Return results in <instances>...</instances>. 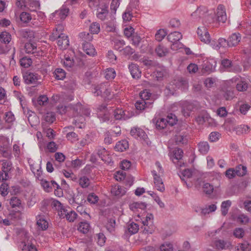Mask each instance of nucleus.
I'll use <instances>...</instances> for the list:
<instances>
[{"instance_id": "f257e3e1", "label": "nucleus", "mask_w": 251, "mask_h": 251, "mask_svg": "<svg viewBox=\"0 0 251 251\" xmlns=\"http://www.w3.org/2000/svg\"><path fill=\"white\" fill-rule=\"evenodd\" d=\"M246 167L242 165L238 166L236 170L233 168L228 169L225 173L226 176L229 179L234 178L236 175L243 176L246 174Z\"/></svg>"}, {"instance_id": "f03ea898", "label": "nucleus", "mask_w": 251, "mask_h": 251, "mask_svg": "<svg viewBox=\"0 0 251 251\" xmlns=\"http://www.w3.org/2000/svg\"><path fill=\"white\" fill-rule=\"evenodd\" d=\"M23 79L27 84L37 85L40 83L38 80L41 79V76L37 74L27 72L24 74Z\"/></svg>"}, {"instance_id": "7ed1b4c3", "label": "nucleus", "mask_w": 251, "mask_h": 251, "mask_svg": "<svg viewBox=\"0 0 251 251\" xmlns=\"http://www.w3.org/2000/svg\"><path fill=\"white\" fill-rule=\"evenodd\" d=\"M197 34L201 41L205 43H209L210 42V36L207 31V29L204 26L198 27Z\"/></svg>"}, {"instance_id": "20e7f679", "label": "nucleus", "mask_w": 251, "mask_h": 251, "mask_svg": "<svg viewBox=\"0 0 251 251\" xmlns=\"http://www.w3.org/2000/svg\"><path fill=\"white\" fill-rule=\"evenodd\" d=\"M228 47H236L241 40V35L239 32L232 33L228 38Z\"/></svg>"}, {"instance_id": "39448f33", "label": "nucleus", "mask_w": 251, "mask_h": 251, "mask_svg": "<svg viewBox=\"0 0 251 251\" xmlns=\"http://www.w3.org/2000/svg\"><path fill=\"white\" fill-rule=\"evenodd\" d=\"M151 173L153 176L154 183L156 189L160 192H163L165 190V187L162 179L160 176L157 175L155 171L153 170Z\"/></svg>"}, {"instance_id": "423d86ee", "label": "nucleus", "mask_w": 251, "mask_h": 251, "mask_svg": "<svg viewBox=\"0 0 251 251\" xmlns=\"http://www.w3.org/2000/svg\"><path fill=\"white\" fill-rule=\"evenodd\" d=\"M217 16L219 22L224 23L227 20L225 8L223 5L220 4L217 8Z\"/></svg>"}, {"instance_id": "0eeeda50", "label": "nucleus", "mask_w": 251, "mask_h": 251, "mask_svg": "<svg viewBox=\"0 0 251 251\" xmlns=\"http://www.w3.org/2000/svg\"><path fill=\"white\" fill-rule=\"evenodd\" d=\"M25 50L27 53L33 54L35 56L40 55L41 51H37V47L34 43H26L25 45Z\"/></svg>"}, {"instance_id": "6e6552de", "label": "nucleus", "mask_w": 251, "mask_h": 251, "mask_svg": "<svg viewBox=\"0 0 251 251\" xmlns=\"http://www.w3.org/2000/svg\"><path fill=\"white\" fill-rule=\"evenodd\" d=\"M207 12V9L205 7L200 6L191 14V16L194 19L199 20L205 17Z\"/></svg>"}, {"instance_id": "1a4fd4ad", "label": "nucleus", "mask_w": 251, "mask_h": 251, "mask_svg": "<svg viewBox=\"0 0 251 251\" xmlns=\"http://www.w3.org/2000/svg\"><path fill=\"white\" fill-rule=\"evenodd\" d=\"M128 69L132 77L134 78H139L141 76V71L138 66L133 63H131L128 65Z\"/></svg>"}, {"instance_id": "9d476101", "label": "nucleus", "mask_w": 251, "mask_h": 251, "mask_svg": "<svg viewBox=\"0 0 251 251\" xmlns=\"http://www.w3.org/2000/svg\"><path fill=\"white\" fill-rule=\"evenodd\" d=\"M36 224L38 226V228L41 230H46L48 228V223L44 218L43 216L40 215L36 216Z\"/></svg>"}, {"instance_id": "9b49d317", "label": "nucleus", "mask_w": 251, "mask_h": 251, "mask_svg": "<svg viewBox=\"0 0 251 251\" xmlns=\"http://www.w3.org/2000/svg\"><path fill=\"white\" fill-rule=\"evenodd\" d=\"M108 14V7L106 5H102L98 8L97 11V17L101 20L104 21Z\"/></svg>"}, {"instance_id": "f8f14e48", "label": "nucleus", "mask_w": 251, "mask_h": 251, "mask_svg": "<svg viewBox=\"0 0 251 251\" xmlns=\"http://www.w3.org/2000/svg\"><path fill=\"white\" fill-rule=\"evenodd\" d=\"M152 102L150 101H147L144 100H138L135 103V106L137 110L142 111L147 108H150L151 107Z\"/></svg>"}, {"instance_id": "ddd939ff", "label": "nucleus", "mask_w": 251, "mask_h": 251, "mask_svg": "<svg viewBox=\"0 0 251 251\" xmlns=\"http://www.w3.org/2000/svg\"><path fill=\"white\" fill-rule=\"evenodd\" d=\"M131 135L135 138H139L145 139L147 135L145 131L141 128L138 127H133L130 131Z\"/></svg>"}, {"instance_id": "4468645a", "label": "nucleus", "mask_w": 251, "mask_h": 251, "mask_svg": "<svg viewBox=\"0 0 251 251\" xmlns=\"http://www.w3.org/2000/svg\"><path fill=\"white\" fill-rule=\"evenodd\" d=\"M57 45L62 50L67 49L69 45V41L68 36L65 34H62L57 39Z\"/></svg>"}, {"instance_id": "2eb2a0df", "label": "nucleus", "mask_w": 251, "mask_h": 251, "mask_svg": "<svg viewBox=\"0 0 251 251\" xmlns=\"http://www.w3.org/2000/svg\"><path fill=\"white\" fill-rule=\"evenodd\" d=\"M104 90H107V85L106 83H101L95 86L93 90V93L96 96H101L102 97L103 92Z\"/></svg>"}, {"instance_id": "dca6fc26", "label": "nucleus", "mask_w": 251, "mask_h": 251, "mask_svg": "<svg viewBox=\"0 0 251 251\" xmlns=\"http://www.w3.org/2000/svg\"><path fill=\"white\" fill-rule=\"evenodd\" d=\"M113 115L116 120H126L129 118L126 115V111L122 109L117 108L113 111Z\"/></svg>"}, {"instance_id": "f3484780", "label": "nucleus", "mask_w": 251, "mask_h": 251, "mask_svg": "<svg viewBox=\"0 0 251 251\" xmlns=\"http://www.w3.org/2000/svg\"><path fill=\"white\" fill-rule=\"evenodd\" d=\"M63 26L62 25H58L53 30L51 35L50 36V39L51 41H54L59 38L61 35L64 34L62 33Z\"/></svg>"}, {"instance_id": "a211bd4d", "label": "nucleus", "mask_w": 251, "mask_h": 251, "mask_svg": "<svg viewBox=\"0 0 251 251\" xmlns=\"http://www.w3.org/2000/svg\"><path fill=\"white\" fill-rule=\"evenodd\" d=\"M111 194L115 196L122 197L125 194V188L119 185H115L111 188Z\"/></svg>"}, {"instance_id": "6ab92c4d", "label": "nucleus", "mask_w": 251, "mask_h": 251, "mask_svg": "<svg viewBox=\"0 0 251 251\" xmlns=\"http://www.w3.org/2000/svg\"><path fill=\"white\" fill-rule=\"evenodd\" d=\"M21 36L30 42L34 38V33L33 31L27 29H22L20 31Z\"/></svg>"}, {"instance_id": "aec40b11", "label": "nucleus", "mask_w": 251, "mask_h": 251, "mask_svg": "<svg viewBox=\"0 0 251 251\" xmlns=\"http://www.w3.org/2000/svg\"><path fill=\"white\" fill-rule=\"evenodd\" d=\"M63 212L61 214L62 215L64 214L67 220L70 222H73L77 216V214L73 210L68 211L67 209H63Z\"/></svg>"}, {"instance_id": "412c9836", "label": "nucleus", "mask_w": 251, "mask_h": 251, "mask_svg": "<svg viewBox=\"0 0 251 251\" xmlns=\"http://www.w3.org/2000/svg\"><path fill=\"white\" fill-rule=\"evenodd\" d=\"M83 48L84 52L90 56H94L96 54L95 49L94 46L89 43L83 44Z\"/></svg>"}, {"instance_id": "4be33fe9", "label": "nucleus", "mask_w": 251, "mask_h": 251, "mask_svg": "<svg viewBox=\"0 0 251 251\" xmlns=\"http://www.w3.org/2000/svg\"><path fill=\"white\" fill-rule=\"evenodd\" d=\"M73 201L74 202L80 205H83L86 202L84 195L79 192L74 197Z\"/></svg>"}, {"instance_id": "5701e85b", "label": "nucleus", "mask_w": 251, "mask_h": 251, "mask_svg": "<svg viewBox=\"0 0 251 251\" xmlns=\"http://www.w3.org/2000/svg\"><path fill=\"white\" fill-rule=\"evenodd\" d=\"M199 151L202 154H206L209 150V145L207 142L201 141L198 144Z\"/></svg>"}, {"instance_id": "b1692460", "label": "nucleus", "mask_w": 251, "mask_h": 251, "mask_svg": "<svg viewBox=\"0 0 251 251\" xmlns=\"http://www.w3.org/2000/svg\"><path fill=\"white\" fill-rule=\"evenodd\" d=\"M182 38L181 33L177 31L171 32L167 36L168 40L171 43L179 41Z\"/></svg>"}, {"instance_id": "393cba45", "label": "nucleus", "mask_w": 251, "mask_h": 251, "mask_svg": "<svg viewBox=\"0 0 251 251\" xmlns=\"http://www.w3.org/2000/svg\"><path fill=\"white\" fill-rule=\"evenodd\" d=\"M128 148V143L126 140L119 141L115 146V150L118 151H124Z\"/></svg>"}, {"instance_id": "a878e982", "label": "nucleus", "mask_w": 251, "mask_h": 251, "mask_svg": "<svg viewBox=\"0 0 251 251\" xmlns=\"http://www.w3.org/2000/svg\"><path fill=\"white\" fill-rule=\"evenodd\" d=\"M69 106V109L73 111L74 117H76L82 113V105L79 102L75 105L70 104Z\"/></svg>"}, {"instance_id": "bb28decb", "label": "nucleus", "mask_w": 251, "mask_h": 251, "mask_svg": "<svg viewBox=\"0 0 251 251\" xmlns=\"http://www.w3.org/2000/svg\"><path fill=\"white\" fill-rule=\"evenodd\" d=\"M130 209L133 211L138 209L142 210L145 209L147 207V204L144 202H134L129 205Z\"/></svg>"}, {"instance_id": "cd10ccee", "label": "nucleus", "mask_w": 251, "mask_h": 251, "mask_svg": "<svg viewBox=\"0 0 251 251\" xmlns=\"http://www.w3.org/2000/svg\"><path fill=\"white\" fill-rule=\"evenodd\" d=\"M214 245L216 249L223 250L228 248L231 245L229 242L218 240L215 241Z\"/></svg>"}, {"instance_id": "c85d7f7f", "label": "nucleus", "mask_w": 251, "mask_h": 251, "mask_svg": "<svg viewBox=\"0 0 251 251\" xmlns=\"http://www.w3.org/2000/svg\"><path fill=\"white\" fill-rule=\"evenodd\" d=\"M155 52L159 57H163L168 53V49L162 45H159L155 48Z\"/></svg>"}, {"instance_id": "c756f323", "label": "nucleus", "mask_w": 251, "mask_h": 251, "mask_svg": "<svg viewBox=\"0 0 251 251\" xmlns=\"http://www.w3.org/2000/svg\"><path fill=\"white\" fill-rule=\"evenodd\" d=\"M11 40V34L6 31H3L0 34V40L5 44H8Z\"/></svg>"}, {"instance_id": "7c9ffc66", "label": "nucleus", "mask_w": 251, "mask_h": 251, "mask_svg": "<svg viewBox=\"0 0 251 251\" xmlns=\"http://www.w3.org/2000/svg\"><path fill=\"white\" fill-rule=\"evenodd\" d=\"M52 181L49 182L43 179L41 180V185L46 192H50L52 191V188L53 187L52 184Z\"/></svg>"}, {"instance_id": "2f4dec72", "label": "nucleus", "mask_w": 251, "mask_h": 251, "mask_svg": "<svg viewBox=\"0 0 251 251\" xmlns=\"http://www.w3.org/2000/svg\"><path fill=\"white\" fill-rule=\"evenodd\" d=\"M231 205V201L230 200H227L222 202L221 204V212L223 216H226L228 211L229 207Z\"/></svg>"}, {"instance_id": "473e14b6", "label": "nucleus", "mask_w": 251, "mask_h": 251, "mask_svg": "<svg viewBox=\"0 0 251 251\" xmlns=\"http://www.w3.org/2000/svg\"><path fill=\"white\" fill-rule=\"evenodd\" d=\"M116 221L114 218H110L108 220L107 223L106 225L107 230L110 233H113L115 230Z\"/></svg>"}, {"instance_id": "72a5a7b5", "label": "nucleus", "mask_w": 251, "mask_h": 251, "mask_svg": "<svg viewBox=\"0 0 251 251\" xmlns=\"http://www.w3.org/2000/svg\"><path fill=\"white\" fill-rule=\"evenodd\" d=\"M53 74L55 78L58 80H63L66 76L65 71L61 68L56 69Z\"/></svg>"}, {"instance_id": "f704fd0d", "label": "nucleus", "mask_w": 251, "mask_h": 251, "mask_svg": "<svg viewBox=\"0 0 251 251\" xmlns=\"http://www.w3.org/2000/svg\"><path fill=\"white\" fill-rule=\"evenodd\" d=\"M90 226L88 222H81L79 225L78 230L84 234H86L90 230Z\"/></svg>"}, {"instance_id": "c9c22d12", "label": "nucleus", "mask_w": 251, "mask_h": 251, "mask_svg": "<svg viewBox=\"0 0 251 251\" xmlns=\"http://www.w3.org/2000/svg\"><path fill=\"white\" fill-rule=\"evenodd\" d=\"M127 230L131 235L135 234L139 230V226L134 222H131L128 225Z\"/></svg>"}, {"instance_id": "e433bc0d", "label": "nucleus", "mask_w": 251, "mask_h": 251, "mask_svg": "<svg viewBox=\"0 0 251 251\" xmlns=\"http://www.w3.org/2000/svg\"><path fill=\"white\" fill-rule=\"evenodd\" d=\"M2 171L5 173L6 177L8 176V174L12 169V163L9 161H5L2 163Z\"/></svg>"}, {"instance_id": "4c0bfd02", "label": "nucleus", "mask_w": 251, "mask_h": 251, "mask_svg": "<svg viewBox=\"0 0 251 251\" xmlns=\"http://www.w3.org/2000/svg\"><path fill=\"white\" fill-rule=\"evenodd\" d=\"M155 122L156 127L158 129L164 128L168 125L166 119L164 118L158 119Z\"/></svg>"}, {"instance_id": "58836bf2", "label": "nucleus", "mask_w": 251, "mask_h": 251, "mask_svg": "<svg viewBox=\"0 0 251 251\" xmlns=\"http://www.w3.org/2000/svg\"><path fill=\"white\" fill-rule=\"evenodd\" d=\"M248 88L247 83L243 80H240L236 85V89L238 91L243 92L246 91Z\"/></svg>"}, {"instance_id": "ea45409f", "label": "nucleus", "mask_w": 251, "mask_h": 251, "mask_svg": "<svg viewBox=\"0 0 251 251\" xmlns=\"http://www.w3.org/2000/svg\"><path fill=\"white\" fill-rule=\"evenodd\" d=\"M66 137L67 140L71 142H75L78 140V135L73 131L67 132Z\"/></svg>"}, {"instance_id": "a19ab883", "label": "nucleus", "mask_w": 251, "mask_h": 251, "mask_svg": "<svg viewBox=\"0 0 251 251\" xmlns=\"http://www.w3.org/2000/svg\"><path fill=\"white\" fill-rule=\"evenodd\" d=\"M89 30L91 33L98 34L100 31V25L97 22H93L90 26Z\"/></svg>"}, {"instance_id": "79ce46f5", "label": "nucleus", "mask_w": 251, "mask_h": 251, "mask_svg": "<svg viewBox=\"0 0 251 251\" xmlns=\"http://www.w3.org/2000/svg\"><path fill=\"white\" fill-rule=\"evenodd\" d=\"M79 36L83 41L86 42L85 43H89L93 39L92 34L86 32L80 33Z\"/></svg>"}, {"instance_id": "37998d69", "label": "nucleus", "mask_w": 251, "mask_h": 251, "mask_svg": "<svg viewBox=\"0 0 251 251\" xmlns=\"http://www.w3.org/2000/svg\"><path fill=\"white\" fill-rule=\"evenodd\" d=\"M32 62L31 58L27 57H24L20 60L21 65L25 68L29 67L31 65Z\"/></svg>"}, {"instance_id": "c03bdc74", "label": "nucleus", "mask_w": 251, "mask_h": 251, "mask_svg": "<svg viewBox=\"0 0 251 251\" xmlns=\"http://www.w3.org/2000/svg\"><path fill=\"white\" fill-rule=\"evenodd\" d=\"M116 73L115 70L112 68H108L105 72V77L107 79H112L115 78Z\"/></svg>"}, {"instance_id": "a18cd8bd", "label": "nucleus", "mask_w": 251, "mask_h": 251, "mask_svg": "<svg viewBox=\"0 0 251 251\" xmlns=\"http://www.w3.org/2000/svg\"><path fill=\"white\" fill-rule=\"evenodd\" d=\"M203 191L205 194L210 195L214 190L213 186L209 183H204L202 186Z\"/></svg>"}, {"instance_id": "49530a36", "label": "nucleus", "mask_w": 251, "mask_h": 251, "mask_svg": "<svg viewBox=\"0 0 251 251\" xmlns=\"http://www.w3.org/2000/svg\"><path fill=\"white\" fill-rule=\"evenodd\" d=\"M52 184L55 189L54 194L58 197H61L63 195V192L59 185L54 180L52 181Z\"/></svg>"}, {"instance_id": "de8ad7c7", "label": "nucleus", "mask_w": 251, "mask_h": 251, "mask_svg": "<svg viewBox=\"0 0 251 251\" xmlns=\"http://www.w3.org/2000/svg\"><path fill=\"white\" fill-rule=\"evenodd\" d=\"M125 45V42L123 40H116L114 41V48L115 50L121 52Z\"/></svg>"}, {"instance_id": "09e8293b", "label": "nucleus", "mask_w": 251, "mask_h": 251, "mask_svg": "<svg viewBox=\"0 0 251 251\" xmlns=\"http://www.w3.org/2000/svg\"><path fill=\"white\" fill-rule=\"evenodd\" d=\"M192 176V171L190 169H185L180 173L179 176L182 180H184V178H190Z\"/></svg>"}, {"instance_id": "8fccbe9b", "label": "nucleus", "mask_w": 251, "mask_h": 251, "mask_svg": "<svg viewBox=\"0 0 251 251\" xmlns=\"http://www.w3.org/2000/svg\"><path fill=\"white\" fill-rule=\"evenodd\" d=\"M79 184L82 188H87L90 184V180L86 176L81 177L79 179Z\"/></svg>"}, {"instance_id": "3c124183", "label": "nucleus", "mask_w": 251, "mask_h": 251, "mask_svg": "<svg viewBox=\"0 0 251 251\" xmlns=\"http://www.w3.org/2000/svg\"><path fill=\"white\" fill-rule=\"evenodd\" d=\"M44 120L49 123H52L55 120V114L53 112H48L44 116Z\"/></svg>"}, {"instance_id": "603ef678", "label": "nucleus", "mask_w": 251, "mask_h": 251, "mask_svg": "<svg viewBox=\"0 0 251 251\" xmlns=\"http://www.w3.org/2000/svg\"><path fill=\"white\" fill-rule=\"evenodd\" d=\"M135 50L129 46H127L122 50V53L125 56H130L134 53Z\"/></svg>"}, {"instance_id": "864d4df0", "label": "nucleus", "mask_w": 251, "mask_h": 251, "mask_svg": "<svg viewBox=\"0 0 251 251\" xmlns=\"http://www.w3.org/2000/svg\"><path fill=\"white\" fill-rule=\"evenodd\" d=\"M4 120L5 122L12 124L15 120L14 114L10 111L6 112L4 114Z\"/></svg>"}, {"instance_id": "5fc2aeb1", "label": "nucleus", "mask_w": 251, "mask_h": 251, "mask_svg": "<svg viewBox=\"0 0 251 251\" xmlns=\"http://www.w3.org/2000/svg\"><path fill=\"white\" fill-rule=\"evenodd\" d=\"M228 47V39L226 40L223 38H220L218 40V44L215 47L216 49H219L220 47Z\"/></svg>"}, {"instance_id": "6e6d98bb", "label": "nucleus", "mask_w": 251, "mask_h": 251, "mask_svg": "<svg viewBox=\"0 0 251 251\" xmlns=\"http://www.w3.org/2000/svg\"><path fill=\"white\" fill-rule=\"evenodd\" d=\"M166 120L167 122L168 125L171 126H173L176 124V118L175 115L170 114L167 116V118L166 119Z\"/></svg>"}, {"instance_id": "4d7b16f0", "label": "nucleus", "mask_w": 251, "mask_h": 251, "mask_svg": "<svg viewBox=\"0 0 251 251\" xmlns=\"http://www.w3.org/2000/svg\"><path fill=\"white\" fill-rule=\"evenodd\" d=\"M237 221L243 225H246L249 222V218L244 214H240L237 217Z\"/></svg>"}, {"instance_id": "13d9d810", "label": "nucleus", "mask_w": 251, "mask_h": 251, "mask_svg": "<svg viewBox=\"0 0 251 251\" xmlns=\"http://www.w3.org/2000/svg\"><path fill=\"white\" fill-rule=\"evenodd\" d=\"M96 236L98 244L100 246H102L105 242L106 238L104 235L102 233H99L97 234Z\"/></svg>"}, {"instance_id": "bf43d9fd", "label": "nucleus", "mask_w": 251, "mask_h": 251, "mask_svg": "<svg viewBox=\"0 0 251 251\" xmlns=\"http://www.w3.org/2000/svg\"><path fill=\"white\" fill-rule=\"evenodd\" d=\"M166 34L167 33L164 29H159L155 34V39L158 41H161Z\"/></svg>"}, {"instance_id": "052dcab7", "label": "nucleus", "mask_w": 251, "mask_h": 251, "mask_svg": "<svg viewBox=\"0 0 251 251\" xmlns=\"http://www.w3.org/2000/svg\"><path fill=\"white\" fill-rule=\"evenodd\" d=\"M131 38L132 45L136 47L138 46L142 39L141 37L135 33Z\"/></svg>"}, {"instance_id": "680f3d73", "label": "nucleus", "mask_w": 251, "mask_h": 251, "mask_svg": "<svg viewBox=\"0 0 251 251\" xmlns=\"http://www.w3.org/2000/svg\"><path fill=\"white\" fill-rule=\"evenodd\" d=\"M62 173L64 176L72 180L75 181L77 179L76 176L71 171L68 172L65 170H62Z\"/></svg>"}, {"instance_id": "e2e57ef3", "label": "nucleus", "mask_w": 251, "mask_h": 251, "mask_svg": "<svg viewBox=\"0 0 251 251\" xmlns=\"http://www.w3.org/2000/svg\"><path fill=\"white\" fill-rule=\"evenodd\" d=\"M37 102L40 105H46L48 103V98L46 95H41L38 98Z\"/></svg>"}, {"instance_id": "0e129e2a", "label": "nucleus", "mask_w": 251, "mask_h": 251, "mask_svg": "<svg viewBox=\"0 0 251 251\" xmlns=\"http://www.w3.org/2000/svg\"><path fill=\"white\" fill-rule=\"evenodd\" d=\"M20 19L24 23H27L31 19V17L28 13L24 12L20 15Z\"/></svg>"}, {"instance_id": "69168bd1", "label": "nucleus", "mask_w": 251, "mask_h": 251, "mask_svg": "<svg viewBox=\"0 0 251 251\" xmlns=\"http://www.w3.org/2000/svg\"><path fill=\"white\" fill-rule=\"evenodd\" d=\"M51 206L53 208H55L56 209L60 210L62 213L63 212V206L62 203L57 200H53L51 202Z\"/></svg>"}, {"instance_id": "338daca9", "label": "nucleus", "mask_w": 251, "mask_h": 251, "mask_svg": "<svg viewBox=\"0 0 251 251\" xmlns=\"http://www.w3.org/2000/svg\"><path fill=\"white\" fill-rule=\"evenodd\" d=\"M99 198L94 193L90 194L87 197V201L90 203L95 204L98 201Z\"/></svg>"}, {"instance_id": "774afa93", "label": "nucleus", "mask_w": 251, "mask_h": 251, "mask_svg": "<svg viewBox=\"0 0 251 251\" xmlns=\"http://www.w3.org/2000/svg\"><path fill=\"white\" fill-rule=\"evenodd\" d=\"M161 251H172L173 245L170 243H165L160 247Z\"/></svg>"}]
</instances>
